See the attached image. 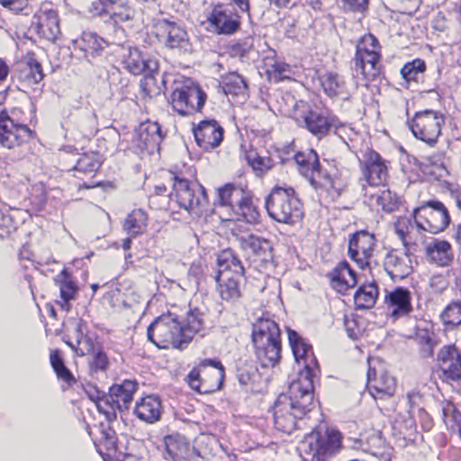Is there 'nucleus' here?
Listing matches in <instances>:
<instances>
[{
  "mask_svg": "<svg viewBox=\"0 0 461 461\" xmlns=\"http://www.w3.org/2000/svg\"><path fill=\"white\" fill-rule=\"evenodd\" d=\"M174 195L178 205L196 215L203 213L208 204V197L204 187L195 180L172 173Z\"/></svg>",
  "mask_w": 461,
  "mask_h": 461,
  "instance_id": "1a4fd4ad",
  "label": "nucleus"
},
{
  "mask_svg": "<svg viewBox=\"0 0 461 461\" xmlns=\"http://www.w3.org/2000/svg\"><path fill=\"white\" fill-rule=\"evenodd\" d=\"M165 449L170 459L182 461L188 454L189 444L185 436L173 433L164 437Z\"/></svg>",
  "mask_w": 461,
  "mask_h": 461,
  "instance_id": "58836bf2",
  "label": "nucleus"
},
{
  "mask_svg": "<svg viewBox=\"0 0 461 461\" xmlns=\"http://www.w3.org/2000/svg\"><path fill=\"white\" fill-rule=\"evenodd\" d=\"M413 136L429 147H435L446 124V117L440 111L425 109L416 112L407 122Z\"/></svg>",
  "mask_w": 461,
  "mask_h": 461,
  "instance_id": "6e6552de",
  "label": "nucleus"
},
{
  "mask_svg": "<svg viewBox=\"0 0 461 461\" xmlns=\"http://www.w3.org/2000/svg\"><path fill=\"white\" fill-rule=\"evenodd\" d=\"M204 312L197 308L191 309L188 312L185 323L183 324L184 337L185 338L187 346L190 344L195 334L204 332Z\"/></svg>",
  "mask_w": 461,
  "mask_h": 461,
  "instance_id": "a19ab883",
  "label": "nucleus"
},
{
  "mask_svg": "<svg viewBox=\"0 0 461 461\" xmlns=\"http://www.w3.org/2000/svg\"><path fill=\"white\" fill-rule=\"evenodd\" d=\"M444 325L456 327L461 324V301L449 303L440 315Z\"/></svg>",
  "mask_w": 461,
  "mask_h": 461,
  "instance_id": "4d7b16f0",
  "label": "nucleus"
},
{
  "mask_svg": "<svg viewBox=\"0 0 461 461\" xmlns=\"http://www.w3.org/2000/svg\"><path fill=\"white\" fill-rule=\"evenodd\" d=\"M382 46L372 33L362 36L357 42L352 68L366 82L376 80L382 74Z\"/></svg>",
  "mask_w": 461,
  "mask_h": 461,
  "instance_id": "423d86ee",
  "label": "nucleus"
},
{
  "mask_svg": "<svg viewBox=\"0 0 461 461\" xmlns=\"http://www.w3.org/2000/svg\"><path fill=\"white\" fill-rule=\"evenodd\" d=\"M43 77L41 65L33 57H29L19 70V78L28 86L39 84Z\"/></svg>",
  "mask_w": 461,
  "mask_h": 461,
  "instance_id": "49530a36",
  "label": "nucleus"
},
{
  "mask_svg": "<svg viewBox=\"0 0 461 461\" xmlns=\"http://www.w3.org/2000/svg\"><path fill=\"white\" fill-rule=\"evenodd\" d=\"M223 90L225 94L239 95L247 90L245 79L236 72L229 73L223 80Z\"/></svg>",
  "mask_w": 461,
  "mask_h": 461,
  "instance_id": "5fc2aeb1",
  "label": "nucleus"
},
{
  "mask_svg": "<svg viewBox=\"0 0 461 461\" xmlns=\"http://www.w3.org/2000/svg\"><path fill=\"white\" fill-rule=\"evenodd\" d=\"M439 368L448 380L461 378V353L455 345L444 346L438 353Z\"/></svg>",
  "mask_w": 461,
  "mask_h": 461,
  "instance_id": "bb28decb",
  "label": "nucleus"
},
{
  "mask_svg": "<svg viewBox=\"0 0 461 461\" xmlns=\"http://www.w3.org/2000/svg\"><path fill=\"white\" fill-rule=\"evenodd\" d=\"M106 13L116 23L131 21L135 15V10L123 3H118L112 10H106Z\"/></svg>",
  "mask_w": 461,
  "mask_h": 461,
  "instance_id": "052dcab7",
  "label": "nucleus"
},
{
  "mask_svg": "<svg viewBox=\"0 0 461 461\" xmlns=\"http://www.w3.org/2000/svg\"><path fill=\"white\" fill-rule=\"evenodd\" d=\"M299 173L309 180L315 189L320 187L332 188V196H339L345 184L340 181V173L334 166L330 170L323 169L319 161V156L313 149L299 151L294 158Z\"/></svg>",
  "mask_w": 461,
  "mask_h": 461,
  "instance_id": "7ed1b4c3",
  "label": "nucleus"
},
{
  "mask_svg": "<svg viewBox=\"0 0 461 461\" xmlns=\"http://www.w3.org/2000/svg\"><path fill=\"white\" fill-rule=\"evenodd\" d=\"M32 138V131L26 124L14 122L5 110L0 112V147L19 149Z\"/></svg>",
  "mask_w": 461,
  "mask_h": 461,
  "instance_id": "dca6fc26",
  "label": "nucleus"
},
{
  "mask_svg": "<svg viewBox=\"0 0 461 461\" xmlns=\"http://www.w3.org/2000/svg\"><path fill=\"white\" fill-rule=\"evenodd\" d=\"M371 196L375 197L376 203L381 206L384 212H393L399 208V196L389 189L383 190L376 194H371Z\"/></svg>",
  "mask_w": 461,
  "mask_h": 461,
  "instance_id": "864d4df0",
  "label": "nucleus"
},
{
  "mask_svg": "<svg viewBox=\"0 0 461 461\" xmlns=\"http://www.w3.org/2000/svg\"><path fill=\"white\" fill-rule=\"evenodd\" d=\"M237 240L243 249H249L259 257L269 255L272 249L271 242L268 240L254 234H243L238 236Z\"/></svg>",
  "mask_w": 461,
  "mask_h": 461,
  "instance_id": "a18cd8bd",
  "label": "nucleus"
},
{
  "mask_svg": "<svg viewBox=\"0 0 461 461\" xmlns=\"http://www.w3.org/2000/svg\"><path fill=\"white\" fill-rule=\"evenodd\" d=\"M241 16L230 4H212L206 19L210 31L218 35H232L240 29Z\"/></svg>",
  "mask_w": 461,
  "mask_h": 461,
  "instance_id": "2eb2a0df",
  "label": "nucleus"
},
{
  "mask_svg": "<svg viewBox=\"0 0 461 461\" xmlns=\"http://www.w3.org/2000/svg\"><path fill=\"white\" fill-rule=\"evenodd\" d=\"M122 62L123 68L131 74L138 76L146 71H155L158 69V61L156 59L145 57L139 49L128 48L122 54Z\"/></svg>",
  "mask_w": 461,
  "mask_h": 461,
  "instance_id": "cd10ccee",
  "label": "nucleus"
},
{
  "mask_svg": "<svg viewBox=\"0 0 461 461\" xmlns=\"http://www.w3.org/2000/svg\"><path fill=\"white\" fill-rule=\"evenodd\" d=\"M218 270L214 276L220 297L230 303L242 296V288L246 282L245 268L231 249L223 250L218 257Z\"/></svg>",
  "mask_w": 461,
  "mask_h": 461,
  "instance_id": "f03ea898",
  "label": "nucleus"
},
{
  "mask_svg": "<svg viewBox=\"0 0 461 461\" xmlns=\"http://www.w3.org/2000/svg\"><path fill=\"white\" fill-rule=\"evenodd\" d=\"M426 69L424 60L416 59L411 62L406 63L401 69V75L406 81L416 80L420 73Z\"/></svg>",
  "mask_w": 461,
  "mask_h": 461,
  "instance_id": "680f3d73",
  "label": "nucleus"
},
{
  "mask_svg": "<svg viewBox=\"0 0 461 461\" xmlns=\"http://www.w3.org/2000/svg\"><path fill=\"white\" fill-rule=\"evenodd\" d=\"M137 389L138 384L135 381L124 380L122 384H113L110 387V397L115 399V402L120 405L121 411L127 410Z\"/></svg>",
  "mask_w": 461,
  "mask_h": 461,
  "instance_id": "ea45409f",
  "label": "nucleus"
},
{
  "mask_svg": "<svg viewBox=\"0 0 461 461\" xmlns=\"http://www.w3.org/2000/svg\"><path fill=\"white\" fill-rule=\"evenodd\" d=\"M367 388L374 399H389L393 396L396 388L395 379L386 374L379 380L371 379V372H367Z\"/></svg>",
  "mask_w": 461,
  "mask_h": 461,
  "instance_id": "e433bc0d",
  "label": "nucleus"
},
{
  "mask_svg": "<svg viewBox=\"0 0 461 461\" xmlns=\"http://www.w3.org/2000/svg\"><path fill=\"white\" fill-rule=\"evenodd\" d=\"M415 339L420 346V354L423 357H432L434 348L438 344L437 336L428 327L417 326Z\"/></svg>",
  "mask_w": 461,
  "mask_h": 461,
  "instance_id": "c03bdc74",
  "label": "nucleus"
},
{
  "mask_svg": "<svg viewBox=\"0 0 461 461\" xmlns=\"http://www.w3.org/2000/svg\"><path fill=\"white\" fill-rule=\"evenodd\" d=\"M223 378L224 366L221 361L206 358L189 372L186 382L193 390L208 393L219 390Z\"/></svg>",
  "mask_w": 461,
  "mask_h": 461,
  "instance_id": "9d476101",
  "label": "nucleus"
},
{
  "mask_svg": "<svg viewBox=\"0 0 461 461\" xmlns=\"http://www.w3.org/2000/svg\"><path fill=\"white\" fill-rule=\"evenodd\" d=\"M369 0H342L343 8L347 11L363 13L368 7Z\"/></svg>",
  "mask_w": 461,
  "mask_h": 461,
  "instance_id": "69168bd1",
  "label": "nucleus"
},
{
  "mask_svg": "<svg viewBox=\"0 0 461 461\" xmlns=\"http://www.w3.org/2000/svg\"><path fill=\"white\" fill-rule=\"evenodd\" d=\"M135 415L142 421L152 424L158 421L162 414V402L158 396L150 394L136 402Z\"/></svg>",
  "mask_w": 461,
  "mask_h": 461,
  "instance_id": "2f4dec72",
  "label": "nucleus"
},
{
  "mask_svg": "<svg viewBox=\"0 0 461 461\" xmlns=\"http://www.w3.org/2000/svg\"><path fill=\"white\" fill-rule=\"evenodd\" d=\"M414 222L422 230L436 234L450 223V215L444 203L438 200L423 203L413 211Z\"/></svg>",
  "mask_w": 461,
  "mask_h": 461,
  "instance_id": "f8f14e48",
  "label": "nucleus"
},
{
  "mask_svg": "<svg viewBox=\"0 0 461 461\" xmlns=\"http://www.w3.org/2000/svg\"><path fill=\"white\" fill-rule=\"evenodd\" d=\"M236 377L240 385L250 393H258L264 387V380L257 365L251 359L240 358L236 363Z\"/></svg>",
  "mask_w": 461,
  "mask_h": 461,
  "instance_id": "b1692460",
  "label": "nucleus"
},
{
  "mask_svg": "<svg viewBox=\"0 0 461 461\" xmlns=\"http://www.w3.org/2000/svg\"><path fill=\"white\" fill-rule=\"evenodd\" d=\"M268 72L270 77H273L276 82H279L285 78H289L287 73L290 72V67L285 63H275L272 65L271 69Z\"/></svg>",
  "mask_w": 461,
  "mask_h": 461,
  "instance_id": "0e129e2a",
  "label": "nucleus"
},
{
  "mask_svg": "<svg viewBox=\"0 0 461 461\" xmlns=\"http://www.w3.org/2000/svg\"><path fill=\"white\" fill-rule=\"evenodd\" d=\"M89 335L87 324L85 321L82 319L77 321L75 323L74 330L71 336H69L71 339H73L74 343H77V340H81L83 338Z\"/></svg>",
  "mask_w": 461,
  "mask_h": 461,
  "instance_id": "338daca9",
  "label": "nucleus"
},
{
  "mask_svg": "<svg viewBox=\"0 0 461 461\" xmlns=\"http://www.w3.org/2000/svg\"><path fill=\"white\" fill-rule=\"evenodd\" d=\"M231 214L238 220L255 224L259 221L260 213L252 194L247 189L244 195L240 198Z\"/></svg>",
  "mask_w": 461,
  "mask_h": 461,
  "instance_id": "c9c22d12",
  "label": "nucleus"
},
{
  "mask_svg": "<svg viewBox=\"0 0 461 461\" xmlns=\"http://www.w3.org/2000/svg\"><path fill=\"white\" fill-rule=\"evenodd\" d=\"M301 117L300 126L319 140L328 136L335 126V118L328 112L308 109Z\"/></svg>",
  "mask_w": 461,
  "mask_h": 461,
  "instance_id": "412c9836",
  "label": "nucleus"
},
{
  "mask_svg": "<svg viewBox=\"0 0 461 461\" xmlns=\"http://www.w3.org/2000/svg\"><path fill=\"white\" fill-rule=\"evenodd\" d=\"M62 340L75 352V354L78 357H84L86 355H90L95 348V340L93 337L89 334L88 336L83 338L81 340H77V343H74L73 339L69 337V335H65L62 337Z\"/></svg>",
  "mask_w": 461,
  "mask_h": 461,
  "instance_id": "603ef678",
  "label": "nucleus"
},
{
  "mask_svg": "<svg viewBox=\"0 0 461 461\" xmlns=\"http://www.w3.org/2000/svg\"><path fill=\"white\" fill-rule=\"evenodd\" d=\"M206 94L190 78L175 82L170 95L171 104L181 115L200 112L206 101Z\"/></svg>",
  "mask_w": 461,
  "mask_h": 461,
  "instance_id": "9b49d317",
  "label": "nucleus"
},
{
  "mask_svg": "<svg viewBox=\"0 0 461 461\" xmlns=\"http://www.w3.org/2000/svg\"><path fill=\"white\" fill-rule=\"evenodd\" d=\"M136 143L139 149L152 153L158 149L164 139L161 127L157 122H146L141 123L136 131Z\"/></svg>",
  "mask_w": 461,
  "mask_h": 461,
  "instance_id": "c85d7f7f",
  "label": "nucleus"
},
{
  "mask_svg": "<svg viewBox=\"0 0 461 461\" xmlns=\"http://www.w3.org/2000/svg\"><path fill=\"white\" fill-rule=\"evenodd\" d=\"M375 246L374 234L366 230L356 231L348 240V256L361 269H365L370 266Z\"/></svg>",
  "mask_w": 461,
  "mask_h": 461,
  "instance_id": "a211bd4d",
  "label": "nucleus"
},
{
  "mask_svg": "<svg viewBox=\"0 0 461 461\" xmlns=\"http://www.w3.org/2000/svg\"><path fill=\"white\" fill-rule=\"evenodd\" d=\"M314 386L303 379L292 381L286 393L280 394L273 407L276 429L291 434L299 428L298 421L314 407Z\"/></svg>",
  "mask_w": 461,
  "mask_h": 461,
  "instance_id": "f257e3e1",
  "label": "nucleus"
},
{
  "mask_svg": "<svg viewBox=\"0 0 461 461\" xmlns=\"http://www.w3.org/2000/svg\"><path fill=\"white\" fill-rule=\"evenodd\" d=\"M385 292L384 307L393 321L407 317L413 312L411 294L407 288L398 286Z\"/></svg>",
  "mask_w": 461,
  "mask_h": 461,
  "instance_id": "aec40b11",
  "label": "nucleus"
},
{
  "mask_svg": "<svg viewBox=\"0 0 461 461\" xmlns=\"http://www.w3.org/2000/svg\"><path fill=\"white\" fill-rule=\"evenodd\" d=\"M384 268L393 280H402L413 272L411 255L403 250L390 249L384 259Z\"/></svg>",
  "mask_w": 461,
  "mask_h": 461,
  "instance_id": "4be33fe9",
  "label": "nucleus"
},
{
  "mask_svg": "<svg viewBox=\"0 0 461 461\" xmlns=\"http://www.w3.org/2000/svg\"><path fill=\"white\" fill-rule=\"evenodd\" d=\"M100 166L98 154L84 153L77 160L74 169L84 175H92L99 169Z\"/></svg>",
  "mask_w": 461,
  "mask_h": 461,
  "instance_id": "3c124183",
  "label": "nucleus"
},
{
  "mask_svg": "<svg viewBox=\"0 0 461 461\" xmlns=\"http://www.w3.org/2000/svg\"><path fill=\"white\" fill-rule=\"evenodd\" d=\"M252 341L258 360L263 367L274 366L281 357L280 330L276 321L259 318L252 330Z\"/></svg>",
  "mask_w": 461,
  "mask_h": 461,
  "instance_id": "20e7f679",
  "label": "nucleus"
},
{
  "mask_svg": "<svg viewBox=\"0 0 461 461\" xmlns=\"http://www.w3.org/2000/svg\"><path fill=\"white\" fill-rule=\"evenodd\" d=\"M50 365L56 373L58 378L62 380L68 385H72L76 383V379L70 370L65 366L62 357L59 351L53 350L50 357Z\"/></svg>",
  "mask_w": 461,
  "mask_h": 461,
  "instance_id": "09e8293b",
  "label": "nucleus"
},
{
  "mask_svg": "<svg viewBox=\"0 0 461 461\" xmlns=\"http://www.w3.org/2000/svg\"><path fill=\"white\" fill-rule=\"evenodd\" d=\"M324 93L330 98H347L348 95L347 84L338 73L326 72L320 77Z\"/></svg>",
  "mask_w": 461,
  "mask_h": 461,
  "instance_id": "4c0bfd02",
  "label": "nucleus"
},
{
  "mask_svg": "<svg viewBox=\"0 0 461 461\" xmlns=\"http://www.w3.org/2000/svg\"><path fill=\"white\" fill-rule=\"evenodd\" d=\"M265 205L268 215L280 223L294 225L303 217V203L293 187L275 186Z\"/></svg>",
  "mask_w": 461,
  "mask_h": 461,
  "instance_id": "39448f33",
  "label": "nucleus"
},
{
  "mask_svg": "<svg viewBox=\"0 0 461 461\" xmlns=\"http://www.w3.org/2000/svg\"><path fill=\"white\" fill-rule=\"evenodd\" d=\"M148 215L142 209L133 210L123 221L122 229L131 237H137L147 229Z\"/></svg>",
  "mask_w": 461,
  "mask_h": 461,
  "instance_id": "79ce46f5",
  "label": "nucleus"
},
{
  "mask_svg": "<svg viewBox=\"0 0 461 461\" xmlns=\"http://www.w3.org/2000/svg\"><path fill=\"white\" fill-rule=\"evenodd\" d=\"M247 189H244L241 186L233 184H226L224 186L217 190L218 204L221 207H226L230 212H232L235 205L239 203L240 198L244 195Z\"/></svg>",
  "mask_w": 461,
  "mask_h": 461,
  "instance_id": "37998d69",
  "label": "nucleus"
},
{
  "mask_svg": "<svg viewBox=\"0 0 461 461\" xmlns=\"http://www.w3.org/2000/svg\"><path fill=\"white\" fill-rule=\"evenodd\" d=\"M159 28L166 47L177 49L184 52L190 50L189 36L183 26L175 22H169L164 19L159 22Z\"/></svg>",
  "mask_w": 461,
  "mask_h": 461,
  "instance_id": "393cba45",
  "label": "nucleus"
},
{
  "mask_svg": "<svg viewBox=\"0 0 461 461\" xmlns=\"http://www.w3.org/2000/svg\"><path fill=\"white\" fill-rule=\"evenodd\" d=\"M163 87H165V80L158 68L151 72L146 71L140 82V97L144 102L150 101L162 93Z\"/></svg>",
  "mask_w": 461,
  "mask_h": 461,
  "instance_id": "f704fd0d",
  "label": "nucleus"
},
{
  "mask_svg": "<svg viewBox=\"0 0 461 461\" xmlns=\"http://www.w3.org/2000/svg\"><path fill=\"white\" fill-rule=\"evenodd\" d=\"M425 251L429 261L438 267H447L454 260L452 246L447 240L433 239Z\"/></svg>",
  "mask_w": 461,
  "mask_h": 461,
  "instance_id": "72a5a7b5",
  "label": "nucleus"
},
{
  "mask_svg": "<svg viewBox=\"0 0 461 461\" xmlns=\"http://www.w3.org/2000/svg\"><path fill=\"white\" fill-rule=\"evenodd\" d=\"M333 287L345 294L349 288L357 285V274L347 261L339 263L329 274Z\"/></svg>",
  "mask_w": 461,
  "mask_h": 461,
  "instance_id": "473e14b6",
  "label": "nucleus"
},
{
  "mask_svg": "<svg viewBox=\"0 0 461 461\" xmlns=\"http://www.w3.org/2000/svg\"><path fill=\"white\" fill-rule=\"evenodd\" d=\"M203 276V269L200 264H192L188 270V277L197 285L200 284Z\"/></svg>",
  "mask_w": 461,
  "mask_h": 461,
  "instance_id": "774afa93",
  "label": "nucleus"
},
{
  "mask_svg": "<svg viewBox=\"0 0 461 461\" xmlns=\"http://www.w3.org/2000/svg\"><path fill=\"white\" fill-rule=\"evenodd\" d=\"M193 132L195 142L204 151L218 148L223 140L224 130L214 120H203L194 126Z\"/></svg>",
  "mask_w": 461,
  "mask_h": 461,
  "instance_id": "6ab92c4d",
  "label": "nucleus"
},
{
  "mask_svg": "<svg viewBox=\"0 0 461 461\" xmlns=\"http://www.w3.org/2000/svg\"><path fill=\"white\" fill-rule=\"evenodd\" d=\"M91 400L96 403L97 410L100 413H103L108 421L114 420L117 417L116 411L120 410V405L115 402L113 397H110V393L107 395L102 397L90 396Z\"/></svg>",
  "mask_w": 461,
  "mask_h": 461,
  "instance_id": "8fccbe9b",
  "label": "nucleus"
},
{
  "mask_svg": "<svg viewBox=\"0 0 461 461\" xmlns=\"http://www.w3.org/2000/svg\"><path fill=\"white\" fill-rule=\"evenodd\" d=\"M359 167L363 179L370 186L385 185L388 179V167L382 156L373 150L367 149L363 158L359 159Z\"/></svg>",
  "mask_w": 461,
  "mask_h": 461,
  "instance_id": "f3484780",
  "label": "nucleus"
},
{
  "mask_svg": "<svg viewBox=\"0 0 461 461\" xmlns=\"http://www.w3.org/2000/svg\"><path fill=\"white\" fill-rule=\"evenodd\" d=\"M359 440L364 450L370 453H375L384 444L382 433L375 429H370L361 434Z\"/></svg>",
  "mask_w": 461,
  "mask_h": 461,
  "instance_id": "6e6d98bb",
  "label": "nucleus"
},
{
  "mask_svg": "<svg viewBox=\"0 0 461 461\" xmlns=\"http://www.w3.org/2000/svg\"><path fill=\"white\" fill-rule=\"evenodd\" d=\"M288 340L294 356L295 361L303 369L299 371L298 376L294 381H303L305 379L312 386L313 378L319 372V365L314 356L312 345L308 344L295 330L288 329Z\"/></svg>",
  "mask_w": 461,
  "mask_h": 461,
  "instance_id": "4468645a",
  "label": "nucleus"
},
{
  "mask_svg": "<svg viewBox=\"0 0 461 461\" xmlns=\"http://www.w3.org/2000/svg\"><path fill=\"white\" fill-rule=\"evenodd\" d=\"M91 374L104 373L109 367L110 362L106 353L102 348L94 349L88 362Z\"/></svg>",
  "mask_w": 461,
  "mask_h": 461,
  "instance_id": "13d9d810",
  "label": "nucleus"
},
{
  "mask_svg": "<svg viewBox=\"0 0 461 461\" xmlns=\"http://www.w3.org/2000/svg\"><path fill=\"white\" fill-rule=\"evenodd\" d=\"M378 286L375 283L361 285L354 295V301L357 309L372 308L378 297Z\"/></svg>",
  "mask_w": 461,
  "mask_h": 461,
  "instance_id": "de8ad7c7",
  "label": "nucleus"
},
{
  "mask_svg": "<svg viewBox=\"0 0 461 461\" xmlns=\"http://www.w3.org/2000/svg\"><path fill=\"white\" fill-rule=\"evenodd\" d=\"M55 285L59 290L60 301H57L65 312H68L71 308L70 301L75 300L78 292V286L72 274L63 268L54 278Z\"/></svg>",
  "mask_w": 461,
  "mask_h": 461,
  "instance_id": "c756f323",
  "label": "nucleus"
},
{
  "mask_svg": "<svg viewBox=\"0 0 461 461\" xmlns=\"http://www.w3.org/2000/svg\"><path fill=\"white\" fill-rule=\"evenodd\" d=\"M73 45L75 50H80L84 57L90 60L91 58L100 56L108 43L95 32H84L73 41Z\"/></svg>",
  "mask_w": 461,
  "mask_h": 461,
  "instance_id": "7c9ffc66",
  "label": "nucleus"
},
{
  "mask_svg": "<svg viewBox=\"0 0 461 461\" xmlns=\"http://www.w3.org/2000/svg\"><path fill=\"white\" fill-rule=\"evenodd\" d=\"M312 461H329L334 457L342 447V435L333 429L312 431L305 438Z\"/></svg>",
  "mask_w": 461,
  "mask_h": 461,
  "instance_id": "ddd939ff",
  "label": "nucleus"
},
{
  "mask_svg": "<svg viewBox=\"0 0 461 461\" xmlns=\"http://www.w3.org/2000/svg\"><path fill=\"white\" fill-rule=\"evenodd\" d=\"M395 233L402 240L404 247L403 251L412 255L417 251L420 244H423L422 236L420 235L421 230L411 219L403 218L398 220L394 224Z\"/></svg>",
  "mask_w": 461,
  "mask_h": 461,
  "instance_id": "a878e982",
  "label": "nucleus"
},
{
  "mask_svg": "<svg viewBox=\"0 0 461 461\" xmlns=\"http://www.w3.org/2000/svg\"><path fill=\"white\" fill-rule=\"evenodd\" d=\"M99 441L106 450H115L117 447L115 431L111 427H103L100 430Z\"/></svg>",
  "mask_w": 461,
  "mask_h": 461,
  "instance_id": "e2e57ef3",
  "label": "nucleus"
},
{
  "mask_svg": "<svg viewBox=\"0 0 461 461\" xmlns=\"http://www.w3.org/2000/svg\"><path fill=\"white\" fill-rule=\"evenodd\" d=\"M147 336L150 342L160 348L169 345L177 349L187 348L183 324L175 313L168 312L156 318L148 327Z\"/></svg>",
  "mask_w": 461,
  "mask_h": 461,
  "instance_id": "0eeeda50",
  "label": "nucleus"
},
{
  "mask_svg": "<svg viewBox=\"0 0 461 461\" xmlns=\"http://www.w3.org/2000/svg\"><path fill=\"white\" fill-rule=\"evenodd\" d=\"M31 30L42 39L55 41L60 34L58 13L53 9L41 10L33 16Z\"/></svg>",
  "mask_w": 461,
  "mask_h": 461,
  "instance_id": "5701e85b",
  "label": "nucleus"
},
{
  "mask_svg": "<svg viewBox=\"0 0 461 461\" xmlns=\"http://www.w3.org/2000/svg\"><path fill=\"white\" fill-rule=\"evenodd\" d=\"M247 160L258 176L265 174L274 167V162L269 157H261L255 152L247 155Z\"/></svg>",
  "mask_w": 461,
  "mask_h": 461,
  "instance_id": "bf43d9fd",
  "label": "nucleus"
}]
</instances>
